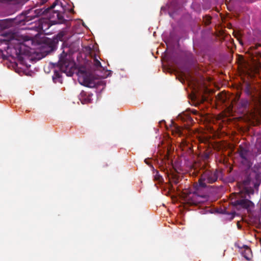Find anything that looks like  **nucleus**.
<instances>
[{
  "instance_id": "18",
  "label": "nucleus",
  "mask_w": 261,
  "mask_h": 261,
  "mask_svg": "<svg viewBox=\"0 0 261 261\" xmlns=\"http://www.w3.org/2000/svg\"><path fill=\"white\" fill-rule=\"evenodd\" d=\"M158 171H156V174L155 175V179H157V180H160V178L162 177L161 176H160V175H158Z\"/></svg>"
},
{
  "instance_id": "5",
  "label": "nucleus",
  "mask_w": 261,
  "mask_h": 261,
  "mask_svg": "<svg viewBox=\"0 0 261 261\" xmlns=\"http://www.w3.org/2000/svg\"><path fill=\"white\" fill-rule=\"evenodd\" d=\"M49 18L52 19L51 21L54 23H64L67 20L64 18V13L59 10H53L50 14Z\"/></svg>"
},
{
  "instance_id": "2",
  "label": "nucleus",
  "mask_w": 261,
  "mask_h": 261,
  "mask_svg": "<svg viewBox=\"0 0 261 261\" xmlns=\"http://www.w3.org/2000/svg\"><path fill=\"white\" fill-rule=\"evenodd\" d=\"M223 177V171L221 169H205L201 173L198 180L199 186L201 188L207 187V184H212Z\"/></svg>"
},
{
  "instance_id": "8",
  "label": "nucleus",
  "mask_w": 261,
  "mask_h": 261,
  "mask_svg": "<svg viewBox=\"0 0 261 261\" xmlns=\"http://www.w3.org/2000/svg\"><path fill=\"white\" fill-rule=\"evenodd\" d=\"M93 95L92 93H87L84 91H82L80 95L79 99L83 104L91 102V97Z\"/></svg>"
},
{
  "instance_id": "11",
  "label": "nucleus",
  "mask_w": 261,
  "mask_h": 261,
  "mask_svg": "<svg viewBox=\"0 0 261 261\" xmlns=\"http://www.w3.org/2000/svg\"><path fill=\"white\" fill-rule=\"evenodd\" d=\"M16 54L19 56L27 54L29 51V49L27 48L23 43H20L16 47Z\"/></svg>"
},
{
  "instance_id": "12",
  "label": "nucleus",
  "mask_w": 261,
  "mask_h": 261,
  "mask_svg": "<svg viewBox=\"0 0 261 261\" xmlns=\"http://www.w3.org/2000/svg\"><path fill=\"white\" fill-rule=\"evenodd\" d=\"M184 130H185L182 127L175 124H173V128L172 129L173 133L178 135L179 136L181 137L185 135V133L184 132Z\"/></svg>"
},
{
  "instance_id": "19",
  "label": "nucleus",
  "mask_w": 261,
  "mask_h": 261,
  "mask_svg": "<svg viewBox=\"0 0 261 261\" xmlns=\"http://www.w3.org/2000/svg\"><path fill=\"white\" fill-rule=\"evenodd\" d=\"M249 182H250V180L249 179H248L245 180H244V184L245 185H248Z\"/></svg>"
},
{
  "instance_id": "9",
  "label": "nucleus",
  "mask_w": 261,
  "mask_h": 261,
  "mask_svg": "<svg viewBox=\"0 0 261 261\" xmlns=\"http://www.w3.org/2000/svg\"><path fill=\"white\" fill-rule=\"evenodd\" d=\"M41 13V10L40 9H31L27 13L26 18L29 20H32L35 18L39 16Z\"/></svg>"
},
{
  "instance_id": "3",
  "label": "nucleus",
  "mask_w": 261,
  "mask_h": 261,
  "mask_svg": "<svg viewBox=\"0 0 261 261\" xmlns=\"http://www.w3.org/2000/svg\"><path fill=\"white\" fill-rule=\"evenodd\" d=\"M58 66L61 71L66 73L67 75H71L74 63L71 59L70 55L63 51L60 56Z\"/></svg>"
},
{
  "instance_id": "6",
  "label": "nucleus",
  "mask_w": 261,
  "mask_h": 261,
  "mask_svg": "<svg viewBox=\"0 0 261 261\" xmlns=\"http://www.w3.org/2000/svg\"><path fill=\"white\" fill-rule=\"evenodd\" d=\"M232 204L234 206H240L241 207L246 209L254 205L252 201L246 199L236 200L232 202Z\"/></svg>"
},
{
  "instance_id": "7",
  "label": "nucleus",
  "mask_w": 261,
  "mask_h": 261,
  "mask_svg": "<svg viewBox=\"0 0 261 261\" xmlns=\"http://www.w3.org/2000/svg\"><path fill=\"white\" fill-rule=\"evenodd\" d=\"M199 197L196 193H190L185 197V200L190 205H196L199 202Z\"/></svg>"
},
{
  "instance_id": "16",
  "label": "nucleus",
  "mask_w": 261,
  "mask_h": 261,
  "mask_svg": "<svg viewBox=\"0 0 261 261\" xmlns=\"http://www.w3.org/2000/svg\"><path fill=\"white\" fill-rule=\"evenodd\" d=\"M212 17L208 15H205L203 17V21L205 25H207L211 23Z\"/></svg>"
},
{
  "instance_id": "14",
  "label": "nucleus",
  "mask_w": 261,
  "mask_h": 261,
  "mask_svg": "<svg viewBox=\"0 0 261 261\" xmlns=\"http://www.w3.org/2000/svg\"><path fill=\"white\" fill-rule=\"evenodd\" d=\"M61 2H60L59 0H55V1L53 3V4L49 7L46 9L43 12V13H47L49 11H51L52 9L55 8L56 6L60 5L61 4Z\"/></svg>"
},
{
  "instance_id": "1",
  "label": "nucleus",
  "mask_w": 261,
  "mask_h": 261,
  "mask_svg": "<svg viewBox=\"0 0 261 261\" xmlns=\"http://www.w3.org/2000/svg\"><path fill=\"white\" fill-rule=\"evenodd\" d=\"M91 56L93 59V69L91 71H88L85 67H81L78 70V75L79 82L82 85L89 88H93L95 87V84L90 77L91 72L102 68V66L96 55L91 54Z\"/></svg>"
},
{
  "instance_id": "4",
  "label": "nucleus",
  "mask_w": 261,
  "mask_h": 261,
  "mask_svg": "<svg viewBox=\"0 0 261 261\" xmlns=\"http://www.w3.org/2000/svg\"><path fill=\"white\" fill-rule=\"evenodd\" d=\"M238 153L241 159L243 160L242 163L248 167H250L251 163L250 159V151L246 148L240 146L238 149Z\"/></svg>"
},
{
  "instance_id": "15",
  "label": "nucleus",
  "mask_w": 261,
  "mask_h": 261,
  "mask_svg": "<svg viewBox=\"0 0 261 261\" xmlns=\"http://www.w3.org/2000/svg\"><path fill=\"white\" fill-rule=\"evenodd\" d=\"M240 107L246 108L248 105V101L246 99H242L239 102Z\"/></svg>"
},
{
  "instance_id": "21",
  "label": "nucleus",
  "mask_w": 261,
  "mask_h": 261,
  "mask_svg": "<svg viewBox=\"0 0 261 261\" xmlns=\"http://www.w3.org/2000/svg\"><path fill=\"white\" fill-rule=\"evenodd\" d=\"M3 25V21L0 20V27H2Z\"/></svg>"
},
{
  "instance_id": "10",
  "label": "nucleus",
  "mask_w": 261,
  "mask_h": 261,
  "mask_svg": "<svg viewBox=\"0 0 261 261\" xmlns=\"http://www.w3.org/2000/svg\"><path fill=\"white\" fill-rule=\"evenodd\" d=\"M45 45L44 52L46 53V55H48L51 52L53 51L56 48V45L55 43L52 40H49L47 42V44H45Z\"/></svg>"
},
{
  "instance_id": "13",
  "label": "nucleus",
  "mask_w": 261,
  "mask_h": 261,
  "mask_svg": "<svg viewBox=\"0 0 261 261\" xmlns=\"http://www.w3.org/2000/svg\"><path fill=\"white\" fill-rule=\"evenodd\" d=\"M242 255L247 259L250 260L251 257V250L248 247H245L244 251L242 252Z\"/></svg>"
},
{
  "instance_id": "20",
  "label": "nucleus",
  "mask_w": 261,
  "mask_h": 261,
  "mask_svg": "<svg viewBox=\"0 0 261 261\" xmlns=\"http://www.w3.org/2000/svg\"><path fill=\"white\" fill-rule=\"evenodd\" d=\"M55 74L57 77H60V74L58 72H55Z\"/></svg>"
},
{
  "instance_id": "17",
  "label": "nucleus",
  "mask_w": 261,
  "mask_h": 261,
  "mask_svg": "<svg viewBox=\"0 0 261 261\" xmlns=\"http://www.w3.org/2000/svg\"><path fill=\"white\" fill-rule=\"evenodd\" d=\"M210 155L208 153H205L203 156L204 160H207L209 158Z\"/></svg>"
}]
</instances>
